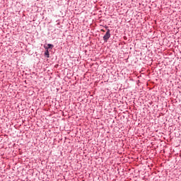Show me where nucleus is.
<instances>
[{
  "mask_svg": "<svg viewBox=\"0 0 181 181\" xmlns=\"http://www.w3.org/2000/svg\"><path fill=\"white\" fill-rule=\"evenodd\" d=\"M53 47H54V45H52V44H48L47 49H53Z\"/></svg>",
  "mask_w": 181,
  "mask_h": 181,
  "instance_id": "2",
  "label": "nucleus"
},
{
  "mask_svg": "<svg viewBox=\"0 0 181 181\" xmlns=\"http://www.w3.org/2000/svg\"><path fill=\"white\" fill-rule=\"evenodd\" d=\"M45 56H46L47 57H49V50H46L45 52Z\"/></svg>",
  "mask_w": 181,
  "mask_h": 181,
  "instance_id": "3",
  "label": "nucleus"
},
{
  "mask_svg": "<svg viewBox=\"0 0 181 181\" xmlns=\"http://www.w3.org/2000/svg\"><path fill=\"white\" fill-rule=\"evenodd\" d=\"M110 37H111V34H110V29H108L107 31L106 32L105 35L103 36L104 42H107L108 39H110Z\"/></svg>",
  "mask_w": 181,
  "mask_h": 181,
  "instance_id": "1",
  "label": "nucleus"
},
{
  "mask_svg": "<svg viewBox=\"0 0 181 181\" xmlns=\"http://www.w3.org/2000/svg\"><path fill=\"white\" fill-rule=\"evenodd\" d=\"M101 32H105V30H101Z\"/></svg>",
  "mask_w": 181,
  "mask_h": 181,
  "instance_id": "4",
  "label": "nucleus"
}]
</instances>
